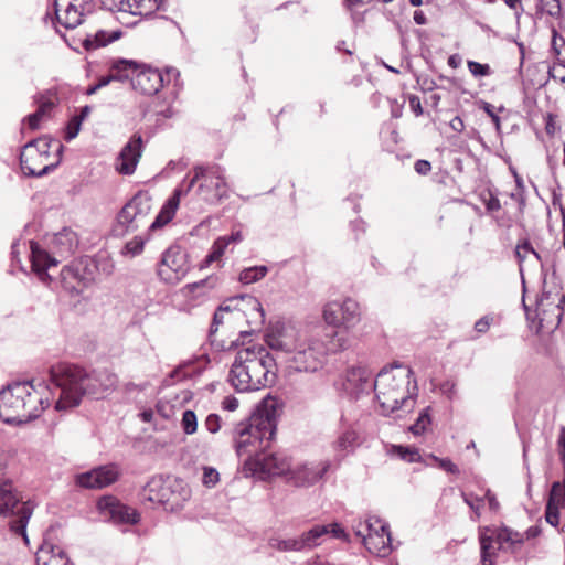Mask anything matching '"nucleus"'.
<instances>
[{
	"instance_id": "f03ea898",
	"label": "nucleus",
	"mask_w": 565,
	"mask_h": 565,
	"mask_svg": "<svg viewBox=\"0 0 565 565\" xmlns=\"http://www.w3.org/2000/svg\"><path fill=\"white\" fill-rule=\"evenodd\" d=\"M268 347L285 356L286 366L295 372L313 373L323 367L329 353L349 348L344 331L333 329L300 330L291 324L276 327L266 337Z\"/></svg>"
},
{
	"instance_id": "603ef678",
	"label": "nucleus",
	"mask_w": 565,
	"mask_h": 565,
	"mask_svg": "<svg viewBox=\"0 0 565 565\" xmlns=\"http://www.w3.org/2000/svg\"><path fill=\"white\" fill-rule=\"evenodd\" d=\"M562 507L555 505L553 503L547 502L546 504V511H545V519L546 522L550 523L553 526H557L559 522V512L558 510Z\"/></svg>"
},
{
	"instance_id": "13d9d810",
	"label": "nucleus",
	"mask_w": 565,
	"mask_h": 565,
	"mask_svg": "<svg viewBox=\"0 0 565 565\" xmlns=\"http://www.w3.org/2000/svg\"><path fill=\"white\" fill-rule=\"evenodd\" d=\"M54 150L56 152V161L54 163L44 164V167L41 170H38V178L46 175L50 171H52L60 162V154L62 152V145L58 142H54Z\"/></svg>"
},
{
	"instance_id": "79ce46f5",
	"label": "nucleus",
	"mask_w": 565,
	"mask_h": 565,
	"mask_svg": "<svg viewBox=\"0 0 565 565\" xmlns=\"http://www.w3.org/2000/svg\"><path fill=\"white\" fill-rule=\"evenodd\" d=\"M181 427L186 435H193L198 429V418L193 411L186 409L182 414Z\"/></svg>"
},
{
	"instance_id": "09e8293b",
	"label": "nucleus",
	"mask_w": 565,
	"mask_h": 565,
	"mask_svg": "<svg viewBox=\"0 0 565 565\" xmlns=\"http://www.w3.org/2000/svg\"><path fill=\"white\" fill-rule=\"evenodd\" d=\"M462 499L465 503L469 505V508L475 512L476 518H479L484 499L473 495L472 493L465 492H462Z\"/></svg>"
},
{
	"instance_id": "1a4fd4ad",
	"label": "nucleus",
	"mask_w": 565,
	"mask_h": 565,
	"mask_svg": "<svg viewBox=\"0 0 565 565\" xmlns=\"http://www.w3.org/2000/svg\"><path fill=\"white\" fill-rule=\"evenodd\" d=\"M152 210L151 198L148 193H137L118 213L117 227L121 234L136 232L151 226L149 216ZM157 227H154L156 230Z\"/></svg>"
},
{
	"instance_id": "2f4dec72",
	"label": "nucleus",
	"mask_w": 565,
	"mask_h": 565,
	"mask_svg": "<svg viewBox=\"0 0 565 565\" xmlns=\"http://www.w3.org/2000/svg\"><path fill=\"white\" fill-rule=\"evenodd\" d=\"M500 545L491 536L480 535V557L481 565H494Z\"/></svg>"
},
{
	"instance_id": "3c124183",
	"label": "nucleus",
	"mask_w": 565,
	"mask_h": 565,
	"mask_svg": "<svg viewBox=\"0 0 565 565\" xmlns=\"http://www.w3.org/2000/svg\"><path fill=\"white\" fill-rule=\"evenodd\" d=\"M143 239L140 236L134 237L131 241L127 242L125 245V254H129L131 256H136L140 254L143 249Z\"/></svg>"
},
{
	"instance_id": "37998d69",
	"label": "nucleus",
	"mask_w": 565,
	"mask_h": 565,
	"mask_svg": "<svg viewBox=\"0 0 565 565\" xmlns=\"http://www.w3.org/2000/svg\"><path fill=\"white\" fill-rule=\"evenodd\" d=\"M547 502L565 508V487L559 481L552 484Z\"/></svg>"
},
{
	"instance_id": "49530a36",
	"label": "nucleus",
	"mask_w": 565,
	"mask_h": 565,
	"mask_svg": "<svg viewBox=\"0 0 565 565\" xmlns=\"http://www.w3.org/2000/svg\"><path fill=\"white\" fill-rule=\"evenodd\" d=\"M218 481L220 473L215 468L209 466L203 467L202 483L205 487L213 488L218 483Z\"/></svg>"
},
{
	"instance_id": "338daca9",
	"label": "nucleus",
	"mask_w": 565,
	"mask_h": 565,
	"mask_svg": "<svg viewBox=\"0 0 565 565\" xmlns=\"http://www.w3.org/2000/svg\"><path fill=\"white\" fill-rule=\"evenodd\" d=\"M414 169L418 174L426 175L430 172L431 164L429 161L420 159L415 162Z\"/></svg>"
},
{
	"instance_id": "f704fd0d",
	"label": "nucleus",
	"mask_w": 565,
	"mask_h": 565,
	"mask_svg": "<svg viewBox=\"0 0 565 565\" xmlns=\"http://www.w3.org/2000/svg\"><path fill=\"white\" fill-rule=\"evenodd\" d=\"M32 515V509L25 504H23L19 510V515L15 520L10 522L11 531L15 534H19L23 537V541L26 545H29L30 540L26 535V524Z\"/></svg>"
},
{
	"instance_id": "a19ab883",
	"label": "nucleus",
	"mask_w": 565,
	"mask_h": 565,
	"mask_svg": "<svg viewBox=\"0 0 565 565\" xmlns=\"http://www.w3.org/2000/svg\"><path fill=\"white\" fill-rule=\"evenodd\" d=\"M428 409L429 408H426L424 409L417 420L415 422V424H413L411 427H409V431L415 435V436H420L423 435L427 428L429 427L430 423H431V419H430V416L428 414Z\"/></svg>"
},
{
	"instance_id": "6e6552de",
	"label": "nucleus",
	"mask_w": 565,
	"mask_h": 565,
	"mask_svg": "<svg viewBox=\"0 0 565 565\" xmlns=\"http://www.w3.org/2000/svg\"><path fill=\"white\" fill-rule=\"evenodd\" d=\"M190 488L178 478L152 477L140 492L142 502L161 505L167 511H178L190 499Z\"/></svg>"
},
{
	"instance_id": "8fccbe9b",
	"label": "nucleus",
	"mask_w": 565,
	"mask_h": 565,
	"mask_svg": "<svg viewBox=\"0 0 565 565\" xmlns=\"http://www.w3.org/2000/svg\"><path fill=\"white\" fill-rule=\"evenodd\" d=\"M470 73L475 77L488 76L491 73V68L488 64H481L475 61H468L467 63Z\"/></svg>"
},
{
	"instance_id": "4d7b16f0",
	"label": "nucleus",
	"mask_w": 565,
	"mask_h": 565,
	"mask_svg": "<svg viewBox=\"0 0 565 565\" xmlns=\"http://www.w3.org/2000/svg\"><path fill=\"white\" fill-rule=\"evenodd\" d=\"M55 106V100L52 98H38V119L41 115H47Z\"/></svg>"
},
{
	"instance_id": "39448f33",
	"label": "nucleus",
	"mask_w": 565,
	"mask_h": 565,
	"mask_svg": "<svg viewBox=\"0 0 565 565\" xmlns=\"http://www.w3.org/2000/svg\"><path fill=\"white\" fill-rule=\"evenodd\" d=\"M198 181H200L198 195L203 201L216 203L227 198V183L225 181L224 169L218 164L196 166L193 169V178L188 182L185 188L180 186L175 189L173 195L162 206L151 225L153 228L162 227L173 218L179 207L180 198L189 193Z\"/></svg>"
},
{
	"instance_id": "69168bd1",
	"label": "nucleus",
	"mask_w": 565,
	"mask_h": 565,
	"mask_svg": "<svg viewBox=\"0 0 565 565\" xmlns=\"http://www.w3.org/2000/svg\"><path fill=\"white\" fill-rule=\"evenodd\" d=\"M327 526H330L329 527V533H331L334 537L337 539H341L343 541H348L349 540V536L348 534L345 533V531L340 526V524L338 523H332V524H328Z\"/></svg>"
},
{
	"instance_id": "7ed1b4c3",
	"label": "nucleus",
	"mask_w": 565,
	"mask_h": 565,
	"mask_svg": "<svg viewBox=\"0 0 565 565\" xmlns=\"http://www.w3.org/2000/svg\"><path fill=\"white\" fill-rule=\"evenodd\" d=\"M50 382L53 385L45 384L39 403L43 408L51 405L55 393L58 398L55 401V409L62 411L79 405L84 395L102 396L117 386V376L107 371H94L87 373L84 369L61 363L49 370Z\"/></svg>"
},
{
	"instance_id": "ddd939ff",
	"label": "nucleus",
	"mask_w": 565,
	"mask_h": 565,
	"mask_svg": "<svg viewBox=\"0 0 565 565\" xmlns=\"http://www.w3.org/2000/svg\"><path fill=\"white\" fill-rule=\"evenodd\" d=\"M323 320L331 327H343L347 334L349 329L355 327L360 321L359 303L347 298L342 302L330 301L323 308Z\"/></svg>"
},
{
	"instance_id": "052dcab7",
	"label": "nucleus",
	"mask_w": 565,
	"mask_h": 565,
	"mask_svg": "<svg viewBox=\"0 0 565 565\" xmlns=\"http://www.w3.org/2000/svg\"><path fill=\"white\" fill-rule=\"evenodd\" d=\"M483 203L488 212H498L501 209L500 200L491 193L488 199H483Z\"/></svg>"
},
{
	"instance_id": "9b49d317",
	"label": "nucleus",
	"mask_w": 565,
	"mask_h": 565,
	"mask_svg": "<svg viewBox=\"0 0 565 565\" xmlns=\"http://www.w3.org/2000/svg\"><path fill=\"white\" fill-rule=\"evenodd\" d=\"M535 311L540 329L555 330L559 326L563 315H565V295L558 291H543L536 301Z\"/></svg>"
},
{
	"instance_id": "4468645a",
	"label": "nucleus",
	"mask_w": 565,
	"mask_h": 565,
	"mask_svg": "<svg viewBox=\"0 0 565 565\" xmlns=\"http://www.w3.org/2000/svg\"><path fill=\"white\" fill-rule=\"evenodd\" d=\"M245 306L253 309L258 320L263 321L264 311L260 302L255 297H235L227 300V302L221 305L218 309L215 311L210 332L214 333L217 331L218 326L224 322L225 313L231 315L233 320L241 319L244 313Z\"/></svg>"
},
{
	"instance_id": "473e14b6",
	"label": "nucleus",
	"mask_w": 565,
	"mask_h": 565,
	"mask_svg": "<svg viewBox=\"0 0 565 565\" xmlns=\"http://www.w3.org/2000/svg\"><path fill=\"white\" fill-rule=\"evenodd\" d=\"M18 504L19 498L13 492L11 483H2L0 486V515L7 516L9 513L13 512Z\"/></svg>"
},
{
	"instance_id": "4be33fe9",
	"label": "nucleus",
	"mask_w": 565,
	"mask_h": 565,
	"mask_svg": "<svg viewBox=\"0 0 565 565\" xmlns=\"http://www.w3.org/2000/svg\"><path fill=\"white\" fill-rule=\"evenodd\" d=\"M132 88L143 95H154L163 86L162 74L158 70L141 66L136 75L131 77Z\"/></svg>"
},
{
	"instance_id": "423d86ee",
	"label": "nucleus",
	"mask_w": 565,
	"mask_h": 565,
	"mask_svg": "<svg viewBox=\"0 0 565 565\" xmlns=\"http://www.w3.org/2000/svg\"><path fill=\"white\" fill-rule=\"evenodd\" d=\"M416 391V380L413 379V371L408 366L394 364L384 367L375 379V396L381 413L385 416L402 408L412 409Z\"/></svg>"
},
{
	"instance_id": "58836bf2",
	"label": "nucleus",
	"mask_w": 565,
	"mask_h": 565,
	"mask_svg": "<svg viewBox=\"0 0 565 565\" xmlns=\"http://www.w3.org/2000/svg\"><path fill=\"white\" fill-rule=\"evenodd\" d=\"M35 147V139H30L22 148L20 153V168L24 175L32 177L35 175V170L30 164L33 160L32 156L29 157L28 151Z\"/></svg>"
},
{
	"instance_id": "680f3d73",
	"label": "nucleus",
	"mask_w": 565,
	"mask_h": 565,
	"mask_svg": "<svg viewBox=\"0 0 565 565\" xmlns=\"http://www.w3.org/2000/svg\"><path fill=\"white\" fill-rule=\"evenodd\" d=\"M481 108L491 118L492 122L495 125V128L499 130L500 129V118L494 113L493 106L487 102H483Z\"/></svg>"
},
{
	"instance_id": "0e129e2a",
	"label": "nucleus",
	"mask_w": 565,
	"mask_h": 565,
	"mask_svg": "<svg viewBox=\"0 0 565 565\" xmlns=\"http://www.w3.org/2000/svg\"><path fill=\"white\" fill-rule=\"evenodd\" d=\"M440 391L444 395H446L449 399H452L457 394L456 384L451 381H446L441 384Z\"/></svg>"
},
{
	"instance_id": "c03bdc74",
	"label": "nucleus",
	"mask_w": 565,
	"mask_h": 565,
	"mask_svg": "<svg viewBox=\"0 0 565 565\" xmlns=\"http://www.w3.org/2000/svg\"><path fill=\"white\" fill-rule=\"evenodd\" d=\"M214 284L212 282V279L207 278V279H202L200 281H196V282H193V284H188L185 285L182 289H181V292L185 296V297H189L191 296L192 294H196L200 296V295H203L204 292H201L202 289H204L205 287H207L209 289L213 288Z\"/></svg>"
},
{
	"instance_id": "c85d7f7f",
	"label": "nucleus",
	"mask_w": 565,
	"mask_h": 565,
	"mask_svg": "<svg viewBox=\"0 0 565 565\" xmlns=\"http://www.w3.org/2000/svg\"><path fill=\"white\" fill-rule=\"evenodd\" d=\"M139 67L134 60L116 58L110 63V73L115 81L124 82L135 76Z\"/></svg>"
},
{
	"instance_id": "aec40b11",
	"label": "nucleus",
	"mask_w": 565,
	"mask_h": 565,
	"mask_svg": "<svg viewBox=\"0 0 565 565\" xmlns=\"http://www.w3.org/2000/svg\"><path fill=\"white\" fill-rule=\"evenodd\" d=\"M142 154V138L134 135L121 149L117 158L116 169L121 174H132Z\"/></svg>"
},
{
	"instance_id": "a18cd8bd",
	"label": "nucleus",
	"mask_w": 565,
	"mask_h": 565,
	"mask_svg": "<svg viewBox=\"0 0 565 565\" xmlns=\"http://www.w3.org/2000/svg\"><path fill=\"white\" fill-rule=\"evenodd\" d=\"M539 9L553 18L559 17L562 11L559 0H540Z\"/></svg>"
},
{
	"instance_id": "a211bd4d",
	"label": "nucleus",
	"mask_w": 565,
	"mask_h": 565,
	"mask_svg": "<svg viewBox=\"0 0 565 565\" xmlns=\"http://www.w3.org/2000/svg\"><path fill=\"white\" fill-rule=\"evenodd\" d=\"M119 477L116 465H106L76 477V483L86 489H102L114 483Z\"/></svg>"
},
{
	"instance_id": "72a5a7b5",
	"label": "nucleus",
	"mask_w": 565,
	"mask_h": 565,
	"mask_svg": "<svg viewBox=\"0 0 565 565\" xmlns=\"http://www.w3.org/2000/svg\"><path fill=\"white\" fill-rule=\"evenodd\" d=\"M330 526L315 525L309 531L298 536L302 551L311 550L320 545V537L329 533Z\"/></svg>"
},
{
	"instance_id": "dca6fc26",
	"label": "nucleus",
	"mask_w": 565,
	"mask_h": 565,
	"mask_svg": "<svg viewBox=\"0 0 565 565\" xmlns=\"http://www.w3.org/2000/svg\"><path fill=\"white\" fill-rule=\"evenodd\" d=\"M58 529L50 527L43 537L42 545L38 548V565H70V559L63 548L53 543Z\"/></svg>"
},
{
	"instance_id": "de8ad7c7",
	"label": "nucleus",
	"mask_w": 565,
	"mask_h": 565,
	"mask_svg": "<svg viewBox=\"0 0 565 565\" xmlns=\"http://www.w3.org/2000/svg\"><path fill=\"white\" fill-rule=\"evenodd\" d=\"M395 450L402 459L408 462H417L420 459V455L417 448L396 446Z\"/></svg>"
},
{
	"instance_id": "7c9ffc66",
	"label": "nucleus",
	"mask_w": 565,
	"mask_h": 565,
	"mask_svg": "<svg viewBox=\"0 0 565 565\" xmlns=\"http://www.w3.org/2000/svg\"><path fill=\"white\" fill-rule=\"evenodd\" d=\"M358 435L351 427L344 428L338 435L333 441V449L341 456L344 457L349 452L353 451L356 446Z\"/></svg>"
},
{
	"instance_id": "f8f14e48",
	"label": "nucleus",
	"mask_w": 565,
	"mask_h": 565,
	"mask_svg": "<svg viewBox=\"0 0 565 565\" xmlns=\"http://www.w3.org/2000/svg\"><path fill=\"white\" fill-rule=\"evenodd\" d=\"M189 269L186 253L180 246H171L162 254L157 274L164 284L177 285L186 276Z\"/></svg>"
},
{
	"instance_id": "f257e3e1",
	"label": "nucleus",
	"mask_w": 565,
	"mask_h": 565,
	"mask_svg": "<svg viewBox=\"0 0 565 565\" xmlns=\"http://www.w3.org/2000/svg\"><path fill=\"white\" fill-rule=\"evenodd\" d=\"M279 415V402L268 396L246 423H239L235 428L238 457L246 456V467L262 479L289 476L290 460L284 454L266 451L276 436Z\"/></svg>"
},
{
	"instance_id": "e2e57ef3",
	"label": "nucleus",
	"mask_w": 565,
	"mask_h": 565,
	"mask_svg": "<svg viewBox=\"0 0 565 565\" xmlns=\"http://www.w3.org/2000/svg\"><path fill=\"white\" fill-rule=\"evenodd\" d=\"M548 75L555 81H559L562 84H565V67L564 66H553L548 70Z\"/></svg>"
},
{
	"instance_id": "bf43d9fd",
	"label": "nucleus",
	"mask_w": 565,
	"mask_h": 565,
	"mask_svg": "<svg viewBox=\"0 0 565 565\" xmlns=\"http://www.w3.org/2000/svg\"><path fill=\"white\" fill-rule=\"evenodd\" d=\"M380 524H384L379 518L371 516L364 521L365 534L380 532Z\"/></svg>"
},
{
	"instance_id": "20e7f679",
	"label": "nucleus",
	"mask_w": 565,
	"mask_h": 565,
	"mask_svg": "<svg viewBox=\"0 0 565 565\" xmlns=\"http://www.w3.org/2000/svg\"><path fill=\"white\" fill-rule=\"evenodd\" d=\"M276 362L262 344L241 348L232 363L228 381L238 392L258 391L271 385L276 379Z\"/></svg>"
},
{
	"instance_id": "f3484780",
	"label": "nucleus",
	"mask_w": 565,
	"mask_h": 565,
	"mask_svg": "<svg viewBox=\"0 0 565 565\" xmlns=\"http://www.w3.org/2000/svg\"><path fill=\"white\" fill-rule=\"evenodd\" d=\"M32 224H26L21 237L13 242L12 252H11V273H15V269L19 271L29 275L26 268L21 264L20 254L26 250V246L29 245V255L28 259L30 263L31 273L35 271V238L30 236L32 231Z\"/></svg>"
},
{
	"instance_id": "5701e85b",
	"label": "nucleus",
	"mask_w": 565,
	"mask_h": 565,
	"mask_svg": "<svg viewBox=\"0 0 565 565\" xmlns=\"http://www.w3.org/2000/svg\"><path fill=\"white\" fill-rule=\"evenodd\" d=\"M345 388L355 398L374 391L375 380H373L372 372L361 366L350 369L347 374Z\"/></svg>"
},
{
	"instance_id": "4c0bfd02",
	"label": "nucleus",
	"mask_w": 565,
	"mask_h": 565,
	"mask_svg": "<svg viewBox=\"0 0 565 565\" xmlns=\"http://www.w3.org/2000/svg\"><path fill=\"white\" fill-rule=\"evenodd\" d=\"M268 274V267L260 265V266H253L248 268H244L238 276V280L242 284L249 285L259 281Z\"/></svg>"
},
{
	"instance_id": "9d476101",
	"label": "nucleus",
	"mask_w": 565,
	"mask_h": 565,
	"mask_svg": "<svg viewBox=\"0 0 565 565\" xmlns=\"http://www.w3.org/2000/svg\"><path fill=\"white\" fill-rule=\"evenodd\" d=\"M52 9L54 17L46 13L43 19L45 25L51 23L56 32V23L65 29H74L84 21L85 13L88 11V0H54Z\"/></svg>"
},
{
	"instance_id": "c756f323",
	"label": "nucleus",
	"mask_w": 565,
	"mask_h": 565,
	"mask_svg": "<svg viewBox=\"0 0 565 565\" xmlns=\"http://www.w3.org/2000/svg\"><path fill=\"white\" fill-rule=\"evenodd\" d=\"M51 243L61 254H71L78 244L77 234L65 227L52 236Z\"/></svg>"
},
{
	"instance_id": "864d4df0",
	"label": "nucleus",
	"mask_w": 565,
	"mask_h": 565,
	"mask_svg": "<svg viewBox=\"0 0 565 565\" xmlns=\"http://www.w3.org/2000/svg\"><path fill=\"white\" fill-rule=\"evenodd\" d=\"M81 125H82V121H81V118H76L75 116H73L68 124H67V127H66V134H65V139L67 141L74 139L79 130H81Z\"/></svg>"
},
{
	"instance_id": "412c9836",
	"label": "nucleus",
	"mask_w": 565,
	"mask_h": 565,
	"mask_svg": "<svg viewBox=\"0 0 565 565\" xmlns=\"http://www.w3.org/2000/svg\"><path fill=\"white\" fill-rule=\"evenodd\" d=\"M98 508L116 523L135 524L139 520V514L135 509L122 504L114 497L100 499Z\"/></svg>"
},
{
	"instance_id": "e433bc0d",
	"label": "nucleus",
	"mask_w": 565,
	"mask_h": 565,
	"mask_svg": "<svg viewBox=\"0 0 565 565\" xmlns=\"http://www.w3.org/2000/svg\"><path fill=\"white\" fill-rule=\"evenodd\" d=\"M268 547L278 552H302L298 537L282 539L271 536L268 539Z\"/></svg>"
},
{
	"instance_id": "2eb2a0df",
	"label": "nucleus",
	"mask_w": 565,
	"mask_h": 565,
	"mask_svg": "<svg viewBox=\"0 0 565 565\" xmlns=\"http://www.w3.org/2000/svg\"><path fill=\"white\" fill-rule=\"evenodd\" d=\"M329 468L330 462L327 460L305 462L290 468L288 481L296 487H311L323 478Z\"/></svg>"
},
{
	"instance_id": "cd10ccee",
	"label": "nucleus",
	"mask_w": 565,
	"mask_h": 565,
	"mask_svg": "<svg viewBox=\"0 0 565 565\" xmlns=\"http://www.w3.org/2000/svg\"><path fill=\"white\" fill-rule=\"evenodd\" d=\"M497 543L500 545L501 550L515 554L521 550L524 537L523 534L509 527H502L497 532Z\"/></svg>"
},
{
	"instance_id": "774afa93",
	"label": "nucleus",
	"mask_w": 565,
	"mask_h": 565,
	"mask_svg": "<svg viewBox=\"0 0 565 565\" xmlns=\"http://www.w3.org/2000/svg\"><path fill=\"white\" fill-rule=\"evenodd\" d=\"M557 451L562 458V461L565 462V426L561 428L557 438Z\"/></svg>"
},
{
	"instance_id": "393cba45",
	"label": "nucleus",
	"mask_w": 565,
	"mask_h": 565,
	"mask_svg": "<svg viewBox=\"0 0 565 565\" xmlns=\"http://www.w3.org/2000/svg\"><path fill=\"white\" fill-rule=\"evenodd\" d=\"M380 532L370 533L364 537V546L372 554L386 556L391 553V534L387 524H380Z\"/></svg>"
},
{
	"instance_id": "0eeeda50",
	"label": "nucleus",
	"mask_w": 565,
	"mask_h": 565,
	"mask_svg": "<svg viewBox=\"0 0 565 565\" xmlns=\"http://www.w3.org/2000/svg\"><path fill=\"white\" fill-rule=\"evenodd\" d=\"M32 380L9 384L0 391V418L9 425H23L35 418Z\"/></svg>"
},
{
	"instance_id": "6e6d98bb",
	"label": "nucleus",
	"mask_w": 565,
	"mask_h": 565,
	"mask_svg": "<svg viewBox=\"0 0 565 565\" xmlns=\"http://www.w3.org/2000/svg\"><path fill=\"white\" fill-rule=\"evenodd\" d=\"M552 50L555 55L561 58L562 49H565V40L561 36L555 29L552 30Z\"/></svg>"
},
{
	"instance_id": "a878e982",
	"label": "nucleus",
	"mask_w": 565,
	"mask_h": 565,
	"mask_svg": "<svg viewBox=\"0 0 565 565\" xmlns=\"http://www.w3.org/2000/svg\"><path fill=\"white\" fill-rule=\"evenodd\" d=\"M83 267L81 263H74L65 266L61 273V281L66 290L82 292L83 287L87 285L88 278L82 274Z\"/></svg>"
},
{
	"instance_id": "5fc2aeb1",
	"label": "nucleus",
	"mask_w": 565,
	"mask_h": 565,
	"mask_svg": "<svg viewBox=\"0 0 565 565\" xmlns=\"http://www.w3.org/2000/svg\"><path fill=\"white\" fill-rule=\"evenodd\" d=\"M204 427L211 434H216L221 429V417L217 414L206 416Z\"/></svg>"
},
{
	"instance_id": "b1692460",
	"label": "nucleus",
	"mask_w": 565,
	"mask_h": 565,
	"mask_svg": "<svg viewBox=\"0 0 565 565\" xmlns=\"http://www.w3.org/2000/svg\"><path fill=\"white\" fill-rule=\"evenodd\" d=\"M515 257L519 263L520 275L523 284V273L525 268L536 270L541 269L543 266L541 255L533 248L529 239H523L516 245Z\"/></svg>"
},
{
	"instance_id": "c9c22d12",
	"label": "nucleus",
	"mask_w": 565,
	"mask_h": 565,
	"mask_svg": "<svg viewBox=\"0 0 565 565\" xmlns=\"http://www.w3.org/2000/svg\"><path fill=\"white\" fill-rule=\"evenodd\" d=\"M58 260L51 257L46 252L40 249L38 247V280L45 282L46 280L52 279V275L49 273V269L52 267H56Z\"/></svg>"
},
{
	"instance_id": "ea45409f",
	"label": "nucleus",
	"mask_w": 565,
	"mask_h": 565,
	"mask_svg": "<svg viewBox=\"0 0 565 565\" xmlns=\"http://www.w3.org/2000/svg\"><path fill=\"white\" fill-rule=\"evenodd\" d=\"M227 242L223 237H218L210 252V254L205 258V264L210 265L214 262H217L221 259V257L224 255L226 248H227Z\"/></svg>"
},
{
	"instance_id": "bb28decb",
	"label": "nucleus",
	"mask_w": 565,
	"mask_h": 565,
	"mask_svg": "<svg viewBox=\"0 0 565 565\" xmlns=\"http://www.w3.org/2000/svg\"><path fill=\"white\" fill-rule=\"evenodd\" d=\"M120 30H114V31H105L99 30L94 35H86L82 41L81 44L84 47L85 51H95L99 47H104L109 43H113L120 39L121 36Z\"/></svg>"
},
{
	"instance_id": "6ab92c4d",
	"label": "nucleus",
	"mask_w": 565,
	"mask_h": 565,
	"mask_svg": "<svg viewBox=\"0 0 565 565\" xmlns=\"http://www.w3.org/2000/svg\"><path fill=\"white\" fill-rule=\"evenodd\" d=\"M162 0H102L109 11H119L134 15H149L159 9Z\"/></svg>"
}]
</instances>
